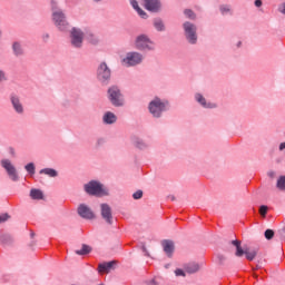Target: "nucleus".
Here are the masks:
<instances>
[{
  "label": "nucleus",
  "mask_w": 285,
  "mask_h": 285,
  "mask_svg": "<svg viewBox=\"0 0 285 285\" xmlns=\"http://www.w3.org/2000/svg\"><path fill=\"white\" fill-rule=\"evenodd\" d=\"M109 99L114 106H122L124 100L121 99V91H119V88L111 87L108 90Z\"/></svg>",
  "instance_id": "423d86ee"
},
{
  "label": "nucleus",
  "mask_w": 285,
  "mask_h": 285,
  "mask_svg": "<svg viewBox=\"0 0 285 285\" xmlns=\"http://www.w3.org/2000/svg\"><path fill=\"white\" fill-rule=\"evenodd\" d=\"M95 1H100V0H95Z\"/></svg>",
  "instance_id": "37998d69"
},
{
  "label": "nucleus",
  "mask_w": 285,
  "mask_h": 285,
  "mask_svg": "<svg viewBox=\"0 0 285 285\" xmlns=\"http://www.w3.org/2000/svg\"><path fill=\"white\" fill-rule=\"evenodd\" d=\"M91 248L88 245H82L81 249L76 250L77 255H88L90 253Z\"/></svg>",
  "instance_id": "393cba45"
},
{
  "label": "nucleus",
  "mask_w": 285,
  "mask_h": 285,
  "mask_svg": "<svg viewBox=\"0 0 285 285\" xmlns=\"http://www.w3.org/2000/svg\"><path fill=\"white\" fill-rule=\"evenodd\" d=\"M51 8L53 10L52 19L57 28H59V30H66V28H68V22H66V16L61 10H57V2L51 1Z\"/></svg>",
  "instance_id": "f257e3e1"
},
{
  "label": "nucleus",
  "mask_w": 285,
  "mask_h": 285,
  "mask_svg": "<svg viewBox=\"0 0 285 285\" xmlns=\"http://www.w3.org/2000/svg\"><path fill=\"white\" fill-rule=\"evenodd\" d=\"M279 150H285V142H282V144L279 145Z\"/></svg>",
  "instance_id": "ea45409f"
},
{
  "label": "nucleus",
  "mask_w": 285,
  "mask_h": 285,
  "mask_svg": "<svg viewBox=\"0 0 285 285\" xmlns=\"http://www.w3.org/2000/svg\"><path fill=\"white\" fill-rule=\"evenodd\" d=\"M161 246L166 255H168V257H171L173 253L175 252V243H173V240H163Z\"/></svg>",
  "instance_id": "4468645a"
},
{
  "label": "nucleus",
  "mask_w": 285,
  "mask_h": 285,
  "mask_svg": "<svg viewBox=\"0 0 285 285\" xmlns=\"http://www.w3.org/2000/svg\"><path fill=\"white\" fill-rule=\"evenodd\" d=\"M279 10L283 14H285V3L283 6L279 7Z\"/></svg>",
  "instance_id": "4c0bfd02"
},
{
  "label": "nucleus",
  "mask_w": 285,
  "mask_h": 285,
  "mask_svg": "<svg viewBox=\"0 0 285 285\" xmlns=\"http://www.w3.org/2000/svg\"><path fill=\"white\" fill-rule=\"evenodd\" d=\"M112 266H115V262L102 263L98 266V273L104 274L112 271Z\"/></svg>",
  "instance_id": "2eb2a0df"
},
{
  "label": "nucleus",
  "mask_w": 285,
  "mask_h": 285,
  "mask_svg": "<svg viewBox=\"0 0 285 285\" xmlns=\"http://www.w3.org/2000/svg\"><path fill=\"white\" fill-rule=\"evenodd\" d=\"M85 190L88 195H95L96 197H104L108 195V189L104 188V185L92 180L85 185Z\"/></svg>",
  "instance_id": "f03ea898"
},
{
  "label": "nucleus",
  "mask_w": 285,
  "mask_h": 285,
  "mask_svg": "<svg viewBox=\"0 0 285 285\" xmlns=\"http://www.w3.org/2000/svg\"><path fill=\"white\" fill-rule=\"evenodd\" d=\"M11 104L16 110V112H23V107L19 102V98L12 97L11 98Z\"/></svg>",
  "instance_id": "412c9836"
},
{
  "label": "nucleus",
  "mask_w": 285,
  "mask_h": 285,
  "mask_svg": "<svg viewBox=\"0 0 285 285\" xmlns=\"http://www.w3.org/2000/svg\"><path fill=\"white\" fill-rule=\"evenodd\" d=\"M132 197L134 199H141V197H144V191L137 190L136 193H134Z\"/></svg>",
  "instance_id": "473e14b6"
},
{
  "label": "nucleus",
  "mask_w": 285,
  "mask_h": 285,
  "mask_svg": "<svg viewBox=\"0 0 285 285\" xmlns=\"http://www.w3.org/2000/svg\"><path fill=\"white\" fill-rule=\"evenodd\" d=\"M265 237L266 239H273V237H275V232H273V229H266Z\"/></svg>",
  "instance_id": "2f4dec72"
},
{
  "label": "nucleus",
  "mask_w": 285,
  "mask_h": 285,
  "mask_svg": "<svg viewBox=\"0 0 285 285\" xmlns=\"http://www.w3.org/2000/svg\"><path fill=\"white\" fill-rule=\"evenodd\" d=\"M277 188L279 190H285V176H281L277 180Z\"/></svg>",
  "instance_id": "a878e982"
},
{
  "label": "nucleus",
  "mask_w": 285,
  "mask_h": 285,
  "mask_svg": "<svg viewBox=\"0 0 285 285\" xmlns=\"http://www.w3.org/2000/svg\"><path fill=\"white\" fill-rule=\"evenodd\" d=\"M185 271L186 273H189V274L197 273V271H199V264L190 263L185 266Z\"/></svg>",
  "instance_id": "aec40b11"
},
{
  "label": "nucleus",
  "mask_w": 285,
  "mask_h": 285,
  "mask_svg": "<svg viewBox=\"0 0 285 285\" xmlns=\"http://www.w3.org/2000/svg\"><path fill=\"white\" fill-rule=\"evenodd\" d=\"M184 13H185V17H187V19H195V12H193V10L186 9Z\"/></svg>",
  "instance_id": "c756f323"
},
{
  "label": "nucleus",
  "mask_w": 285,
  "mask_h": 285,
  "mask_svg": "<svg viewBox=\"0 0 285 285\" xmlns=\"http://www.w3.org/2000/svg\"><path fill=\"white\" fill-rule=\"evenodd\" d=\"M196 101L203 106V108H215V105L213 104H206V98L202 96L200 94L196 95Z\"/></svg>",
  "instance_id": "f3484780"
},
{
  "label": "nucleus",
  "mask_w": 285,
  "mask_h": 285,
  "mask_svg": "<svg viewBox=\"0 0 285 285\" xmlns=\"http://www.w3.org/2000/svg\"><path fill=\"white\" fill-rule=\"evenodd\" d=\"M41 175H48L49 177H57V170L52 168H45L40 170Z\"/></svg>",
  "instance_id": "5701e85b"
},
{
  "label": "nucleus",
  "mask_w": 285,
  "mask_h": 285,
  "mask_svg": "<svg viewBox=\"0 0 285 285\" xmlns=\"http://www.w3.org/2000/svg\"><path fill=\"white\" fill-rule=\"evenodd\" d=\"M101 208V217L107 222V224H112V209L108 204H102Z\"/></svg>",
  "instance_id": "9b49d317"
},
{
  "label": "nucleus",
  "mask_w": 285,
  "mask_h": 285,
  "mask_svg": "<svg viewBox=\"0 0 285 285\" xmlns=\"http://www.w3.org/2000/svg\"><path fill=\"white\" fill-rule=\"evenodd\" d=\"M245 255H246V259H248V262H253L255 259V257L257 256V252L246 249Z\"/></svg>",
  "instance_id": "b1692460"
},
{
  "label": "nucleus",
  "mask_w": 285,
  "mask_h": 285,
  "mask_svg": "<svg viewBox=\"0 0 285 285\" xmlns=\"http://www.w3.org/2000/svg\"><path fill=\"white\" fill-rule=\"evenodd\" d=\"M154 26H155L156 30H164V22L160 19H156L154 21Z\"/></svg>",
  "instance_id": "bb28decb"
},
{
  "label": "nucleus",
  "mask_w": 285,
  "mask_h": 285,
  "mask_svg": "<svg viewBox=\"0 0 285 285\" xmlns=\"http://www.w3.org/2000/svg\"><path fill=\"white\" fill-rule=\"evenodd\" d=\"M26 170L27 173H29V175H35V164L29 163L28 165H26Z\"/></svg>",
  "instance_id": "cd10ccee"
},
{
  "label": "nucleus",
  "mask_w": 285,
  "mask_h": 285,
  "mask_svg": "<svg viewBox=\"0 0 285 285\" xmlns=\"http://www.w3.org/2000/svg\"><path fill=\"white\" fill-rule=\"evenodd\" d=\"M98 79L99 81H108L110 79V69L106 62H102L98 68Z\"/></svg>",
  "instance_id": "9d476101"
},
{
  "label": "nucleus",
  "mask_w": 285,
  "mask_h": 285,
  "mask_svg": "<svg viewBox=\"0 0 285 285\" xmlns=\"http://www.w3.org/2000/svg\"><path fill=\"white\" fill-rule=\"evenodd\" d=\"M232 244H233V246L236 247V257H243L245 255L246 250H244L242 248V242H239V240H232Z\"/></svg>",
  "instance_id": "dca6fc26"
},
{
  "label": "nucleus",
  "mask_w": 285,
  "mask_h": 285,
  "mask_svg": "<svg viewBox=\"0 0 285 285\" xmlns=\"http://www.w3.org/2000/svg\"><path fill=\"white\" fill-rule=\"evenodd\" d=\"M95 38V36H90V43H97V40L96 39H94Z\"/></svg>",
  "instance_id": "58836bf2"
},
{
  "label": "nucleus",
  "mask_w": 285,
  "mask_h": 285,
  "mask_svg": "<svg viewBox=\"0 0 285 285\" xmlns=\"http://www.w3.org/2000/svg\"><path fill=\"white\" fill-rule=\"evenodd\" d=\"M145 8L149 12H157L161 8L159 0H145Z\"/></svg>",
  "instance_id": "ddd939ff"
},
{
  "label": "nucleus",
  "mask_w": 285,
  "mask_h": 285,
  "mask_svg": "<svg viewBox=\"0 0 285 285\" xmlns=\"http://www.w3.org/2000/svg\"><path fill=\"white\" fill-rule=\"evenodd\" d=\"M184 30L189 43H197V27L190 22H185Z\"/></svg>",
  "instance_id": "20e7f679"
},
{
  "label": "nucleus",
  "mask_w": 285,
  "mask_h": 285,
  "mask_svg": "<svg viewBox=\"0 0 285 285\" xmlns=\"http://www.w3.org/2000/svg\"><path fill=\"white\" fill-rule=\"evenodd\" d=\"M3 71H0V81H3Z\"/></svg>",
  "instance_id": "a19ab883"
},
{
  "label": "nucleus",
  "mask_w": 285,
  "mask_h": 285,
  "mask_svg": "<svg viewBox=\"0 0 285 285\" xmlns=\"http://www.w3.org/2000/svg\"><path fill=\"white\" fill-rule=\"evenodd\" d=\"M1 166H2V168H4V170H7L9 177H10V179H12V181H17V179H19V177L17 176V169L14 168L12 163H10V160H8V159L1 160Z\"/></svg>",
  "instance_id": "0eeeda50"
},
{
  "label": "nucleus",
  "mask_w": 285,
  "mask_h": 285,
  "mask_svg": "<svg viewBox=\"0 0 285 285\" xmlns=\"http://www.w3.org/2000/svg\"><path fill=\"white\" fill-rule=\"evenodd\" d=\"M130 4L132 6L134 10L138 12L139 17H141L142 19H146L147 16L144 12V10L139 8V3L137 2V0H130Z\"/></svg>",
  "instance_id": "a211bd4d"
},
{
  "label": "nucleus",
  "mask_w": 285,
  "mask_h": 285,
  "mask_svg": "<svg viewBox=\"0 0 285 285\" xmlns=\"http://www.w3.org/2000/svg\"><path fill=\"white\" fill-rule=\"evenodd\" d=\"M13 52L17 56L21 55L22 53L21 45H19L18 42L13 43Z\"/></svg>",
  "instance_id": "c85d7f7f"
},
{
  "label": "nucleus",
  "mask_w": 285,
  "mask_h": 285,
  "mask_svg": "<svg viewBox=\"0 0 285 285\" xmlns=\"http://www.w3.org/2000/svg\"><path fill=\"white\" fill-rule=\"evenodd\" d=\"M255 6L256 8H262V0H256Z\"/></svg>",
  "instance_id": "e433bc0d"
},
{
  "label": "nucleus",
  "mask_w": 285,
  "mask_h": 285,
  "mask_svg": "<svg viewBox=\"0 0 285 285\" xmlns=\"http://www.w3.org/2000/svg\"><path fill=\"white\" fill-rule=\"evenodd\" d=\"M266 213H268V207L266 205H263L259 207V215L262 217H266Z\"/></svg>",
  "instance_id": "7c9ffc66"
},
{
  "label": "nucleus",
  "mask_w": 285,
  "mask_h": 285,
  "mask_svg": "<svg viewBox=\"0 0 285 285\" xmlns=\"http://www.w3.org/2000/svg\"><path fill=\"white\" fill-rule=\"evenodd\" d=\"M220 12H222V14H227V12H230V8H228L227 6H222Z\"/></svg>",
  "instance_id": "c9c22d12"
},
{
  "label": "nucleus",
  "mask_w": 285,
  "mask_h": 285,
  "mask_svg": "<svg viewBox=\"0 0 285 285\" xmlns=\"http://www.w3.org/2000/svg\"><path fill=\"white\" fill-rule=\"evenodd\" d=\"M30 197L31 199H43V193L39 189H31Z\"/></svg>",
  "instance_id": "4be33fe9"
},
{
  "label": "nucleus",
  "mask_w": 285,
  "mask_h": 285,
  "mask_svg": "<svg viewBox=\"0 0 285 285\" xmlns=\"http://www.w3.org/2000/svg\"><path fill=\"white\" fill-rule=\"evenodd\" d=\"M141 55L131 52L127 55L126 59L122 60V63H125V66H137V63H141Z\"/></svg>",
  "instance_id": "1a4fd4ad"
},
{
  "label": "nucleus",
  "mask_w": 285,
  "mask_h": 285,
  "mask_svg": "<svg viewBox=\"0 0 285 285\" xmlns=\"http://www.w3.org/2000/svg\"><path fill=\"white\" fill-rule=\"evenodd\" d=\"M136 47L138 50H153V48H155V43H153L148 37L141 35L136 39Z\"/></svg>",
  "instance_id": "39448f33"
},
{
  "label": "nucleus",
  "mask_w": 285,
  "mask_h": 285,
  "mask_svg": "<svg viewBox=\"0 0 285 285\" xmlns=\"http://www.w3.org/2000/svg\"><path fill=\"white\" fill-rule=\"evenodd\" d=\"M175 275L177 277H186V273L183 269H176Z\"/></svg>",
  "instance_id": "f704fd0d"
},
{
  "label": "nucleus",
  "mask_w": 285,
  "mask_h": 285,
  "mask_svg": "<svg viewBox=\"0 0 285 285\" xmlns=\"http://www.w3.org/2000/svg\"><path fill=\"white\" fill-rule=\"evenodd\" d=\"M104 121H105V124H115V121H117V116H115V114L108 111L104 116Z\"/></svg>",
  "instance_id": "6ab92c4d"
},
{
  "label": "nucleus",
  "mask_w": 285,
  "mask_h": 285,
  "mask_svg": "<svg viewBox=\"0 0 285 285\" xmlns=\"http://www.w3.org/2000/svg\"><path fill=\"white\" fill-rule=\"evenodd\" d=\"M78 215L83 219H95V213H92V210L86 205H80L78 207Z\"/></svg>",
  "instance_id": "f8f14e48"
},
{
  "label": "nucleus",
  "mask_w": 285,
  "mask_h": 285,
  "mask_svg": "<svg viewBox=\"0 0 285 285\" xmlns=\"http://www.w3.org/2000/svg\"><path fill=\"white\" fill-rule=\"evenodd\" d=\"M167 106V102H161L159 98H156L149 104V112H151V115H154L155 117H161V112L166 110Z\"/></svg>",
  "instance_id": "7ed1b4c3"
},
{
  "label": "nucleus",
  "mask_w": 285,
  "mask_h": 285,
  "mask_svg": "<svg viewBox=\"0 0 285 285\" xmlns=\"http://www.w3.org/2000/svg\"><path fill=\"white\" fill-rule=\"evenodd\" d=\"M137 147H138V148H144V146H142V145H137Z\"/></svg>",
  "instance_id": "79ce46f5"
},
{
  "label": "nucleus",
  "mask_w": 285,
  "mask_h": 285,
  "mask_svg": "<svg viewBox=\"0 0 285 285\" xmlns=\"http://www.w3.org/2000/svg\"><path fill=\"white\" fill-rule=\"evenodd\" d=\"M83 42V32L79 29H72L71 31V43L75 48H81V43Z\"/></svg>",
  "instance_id": "6e6552de"
},
{
  "label": "nucleus",
  "mask_w": 285,
  "mask_h": 285,
  "mask_svg": "<svg viewBox=\"0 0 285 285\" xmlns=\"http://www.w3.org/2000/svg\"><path fill=\"white\" fill-rule=\"evenodd\" d=\"M8 219H10V216L8 214L0 215V224H3V222H8Z\"/></svg>",
  "instance_id": "72a5a7b5"
}]
</instances>
